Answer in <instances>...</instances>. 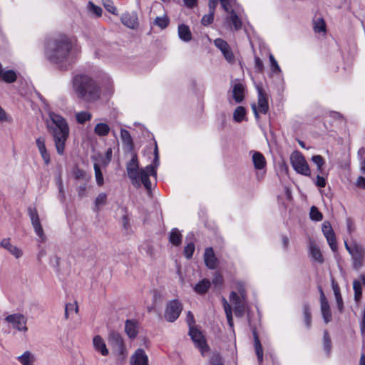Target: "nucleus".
<instances>
[{
  "instance_id": "nucleus-11",
  "label": "nucleus",
  "mask_w": 365,
  "mask_h": 365,
  "mask_svg": "<svg viewBox=\"0 0 365 365\" xmlns=\"http://www.w3.org/2000/svg\"><path fill=\"white\" fill-rule=\"evenodd\" d=\"M353 259V266L355 269H359L362 266V262L365 258V250L356 242H354V248L350 251Z\"/></svg>"
},
{
  "instance_id": "nucleus-1",
  "label": "nucleus",
  "mask_w": 365,
  "mask_h": 365,
  "mask_svg": "<svg viewBox=\"0 0 365 365\" xmlns=\"http://www.w3.org/2000/svg\"><path fill=\"white\" fill-rule=\"evenodd\" d=\"M80 52V48L71 38L62 35L49 40L46 46L48 60L62 69H66Z\"/></svg>"
},
{
  "instance_id": "nucleus-38",
  "label": "nucleus",
  "mask_w": 365,
  "mask_h": 365,
  "mask_svg": "<svg viewBox=\"0 0 365 365\" xmlns=\"http://www.w3.org/2000/svg\"><path fill=\"white\" fill-rule=\"evenodd\" d=\"M230 300L234 304V307L236 305H240V304L246 303V297L242 298L241 296H239L236 292H231L230 295Z\"/></svg>"
},
{
  "instance_id": "nucleus-62",
  "label": "nucleus",
  "mask_w": 365,
  "mask_h": 365,
  "mask_svg": "<svg viewBox=\"0 0 365 365\" xmlns=\"http://www.w3.org/2000/svg\"><path fill=\"white\" fill-rule=\"evenodd\" d=\"M212 365H224L221 357L219 355H214L210 359Z\"/></svg>"
},
{
  "instance_id": "nucleus-37",
  "label": "nucleus",
  "mask_w": 365,
  "mask_h": 365,
  "mask_svg": "<svg viewBox=\"0 0 365 365\" xmlns=\"http://www.w3.org/2000/svg\"><path fill=\"white\" fill-rule=\"evenodd\" d=\"M246 115V110L242 106H238L233 113V118L237 122L240 123L243 120Z\"/></svg>"
},
{
  "instance_id": "nucleus-12",
  "label": "nucleus",
  "mask_w": 365,
  "mask_h": 365,
  "mask_svg": "<svg viewBox=\"0 0 365 365\" xmlns=\"http://www.w3.org/2000/svg\"><path fill=\"white\" fill-rule=\"evenodd\" d=\"M322 232L325 236L327 242L332 251L337 250V244L336 242V237L331 224L328 221H324L322 224Z\"/></svg>"
},
{
  "instance_id": "nucleus-48",
  "label": "nucleus",
  "mask_w": 365,
  "mask_h": 365,
  "mask_svg": "<svg viewBox=\"0 0 365 365\" xmlns=\"http://www.w3.org/2000/svg\"><path fill=\"white\" fill-rule=\"evenodd\" d=\"M314 29L315 32L320 33L326 31L325 22L322 19H318L314 22Z\"/></svg>"
},
{
  "instance_id": "nucleus-7",
  "label": "nucleus",
  "mask_w": 365,
  "mask_h": 365,
  "mask_svg": "<svg viewBox=\"0 0 365 365\" xmlns=\"http://www.w3.org/2000/svg\"><path fill=\"white\" fill-rule=\"evenodd\" d=\"M4 320L19 331L26 332L28 330L26 327L27 319L22 314H9L5 317Z\"/></svg>"
},
{
  "instance_id": "nucleus-2",
  "label": "nucleus",
  "mask_w": 365,
  "mask_h": 365,
  "mask_svg": "<svg viewBox=\"0 0 365 365\" xmlns=\"http://www.w3.org/2000/svg\"><path fill=\"white\" fill-rule=\"evenodd\" d=\"M48 117L46 126L53 138L58 154L61 155L64 153L66 141L69 136V126L66 120L56 113L50 112Z\"/></svg>"
},
{
  "instance_id": "nucleus-22",
  "label": "nucleus",
  "mask_w": 365,
  "mask_h": 365,
  "mask_svg": "<svg viewBox=\"0 0 365 365\" xmlns=\"http://www.w3.org/2000/svg\"><path fill=\"white\" fill-rule=\"evenodd\" d=\"M245 86L240 82H235L232 86V96L236 103H240L244 99Z\"/></svg>"
},
{
  "instance_id": "nucleus-30",
  "label": "nucleus",
  "mask_w": 365,
  "mask_h": 365,
  "mask_svg": "<svg viewBox=\"0 0 365 365\" xmlns=\"http://www.w3.org/2000/svg\"><path fill=\"white\" fill-rule=\"evenodd\" d=\"M210 287V282L207 279L200 281L194 287L195 292L203 294L207 292Z\"/></svg>"
},
{
  "instance_id": "nucleus-45",
  "label": "nucleus",
  "mask_w": 365,
  "mask_h": 365,
  "mask_svg": "<svg viewBox=\"0 0 365 365\" xmlns=\"http://www.w3.org/2000/svg\"><path fill=\"white\" fill-rule=\"evenodd\" d=\"M358 156L359 158L360 170L365 174V148H361L358 150Z\"/></svg>"
},
{
  "instance_id": "nucleus-61",
  "label": "nucleus",
  "mask_w": 365,
  "mask_h": 365,
  "mask_svg": "<svg viewBox=\"0 0 365 365\" xmlns=\"http://www.w3.org/2000/svg\"><path fill=\"white\" fill-rule=\"evenodd\" d=\"M315 184L319 187H324L326 186V180L324 177L318 175L316 178Z\"/></svg>"
},
{
  "instance_id": "nucleus-28",
  "label": "nucleus",
  "mask_w": 365,
  "mask_h": 365,
  "mask_svg": "<svg viewBox=\"0 0 365 365\" xmlns=\"http://www.w3.org/2000/svg\"><path fill=\"white\" fill-rule=\"evenodd\" d=\"M122 23L128 28L133 29L137 24V17L135 14H125L121 17Z\"/></svg>"
},
{
  "instance_id": "nucleus-15",
  "label": "nucleus",
  "mask_w": 365,
  "mask_h": 365,
  "mask_svg": "<svg viewBox=\"0 0 365 365\" xmlns=\"http://www.w3.org/2000/svg\"><path fill=\"white\" fill-rule=\"evenodd\" d=\"M130 365H149L148 357L145 351L142 349H138L131 356Z\"/></svg>"
},
{
  "instance_id": "nucleus-26",
  "label": "nucleus",
  "mask_w": 365,
  "mask_h": 365,
  "mask_svg": "<svg viewBox=\"0 0 365 365\" xmlns=\"http://www.w3.org/2000/svg\"><path fill=\"white\" fill-rule=\"evenodd\" d=\"M226 22L231 24L235 31L242 28V21L234 10L230 11V14L226 18Z\"/></svg>"
},
{
  "instance_id": "nucleus-56",
  "label": "nucleus",
  "mask_w": 365,
  "mask_h": 365,
  "mask_svg": "<svg viewBox=\"0 0 365 365\" xmlns=\"http://www.w3.org/2000/svg\"><path fill=\"white\" fill-rule=\"evenodd\" d=\"M74 309L75 312H77L78 310V306L73 304H66L65 307V318L67 319H68V313L70 310H73Z\"/></svg>"
},
{
  "instance_id": "nucleus-35",
  "label": "nucleus",
  "mask_w": 365,
  "mask_h": 365,
  "mask_svg": "<svg viewBox=\"0 0 365 365\" xmlns=\"http://www.w3.org/2000/svg\"><path fill=\"white\" fill-rule=\"evenodd\" d=\"M222 304L223 308L225 309V312L226 314V317L227 319V322L231 328L233 327V320H232V309L231 307L227 302V301L225 299V298H222Z\"/></svg>"
},
{
  "instance_id": "nucleus-19",
  "label": "nucleus",
  "mask_w": 365,
  "mask_h": 365,
  "mask_svg": "<svg viewBox=\"0 0 365 365\" xmlns=\"http://www.w3.org/2000/svg\"><path fill=\"white\" fill-rule=\"evenodd\" d=\"M250 154L255 168L258 170L264 169L267 164L264 155L258 151H250Z\"/></svg>"
},
{
  "instance_id": "nucleus-10",
  "label": "nucleus",
  "mask_w": 365,
  "mask_h": 365,
  "mask_svg": "<svg viewBox=\"0 0 365 365\" xmlns=\"http://www.w3.org/2000/svg\"><path fill=\"white\" fill-rule=\"evenodd\" d=\"M189 335L190 336L195 346L200 349L202 354H204L207 351L208 346L201 331H200L195 327H191L189 331Z\"/></svg>"
},
{
  "instance_id": "nucleus-24",
  "label": "nucleus",
  "mask_w": 365,
  "mask_h": 365,
  "mask_svg": "<svg viewBox=\"0 0 365 365\" xmlns=\"http://www.w3.org/2000/svg\"><path fill=\"white\" fill-rule=\"evenodd\" d=\"M125 331L130 338H135L138 333V323L134 320H126L125 324Z\"/></svg>"
},
{
  "instance_id": "nucleus-32",
  "label": "nucleus",
  "mask_w": 365,
  "mask_h": 365,
  "mask_svg": "<svg viewBox=\"0 0 365 365\" xmlns=\"http://www.w3.org/2000/svg\"><path fill=\"white\" fill-rule=\"evenodd\" d=\"M17 359L22 365H34L35 359L30 351H26L22 355L18 356Z\"/></svg>"
},
{
  "instance_id": "nucleus-54",
  "label": "nucleus",
  "mask_w": 365,
  "mask_h": 365,
  "mask_svg": "<svg viewBox=\"0 0 365 365\" xmlns=\"http://www.w3.org/2000/svg\"><path fill=\"white\" fill-rule=\"evenodd\" d=\"M235 288L238 291L240 295L245 298L246 297V290L244 287V284L240 282H235Z\"/></svg>"
},
{
  "instance_id": "nucleus-51",
  "label": "nucleus",
  "mask_w": 365,
  "mask_h": 365,
  "mask_svg": "<svg viewBox=\"0 0 365 365\" xmlns=\"http://www.w3.org/2000/svg\"><path fill=\"white\" fill-rule=\"evenodd\" d=\"M214 13L209 11L208 14L203 16L201 20L202 24L204 26H208L212 24L214 20Z\"/></svg>"
},
{
  "instance_id": "nucleus-63",
  "label": "nucleus",
  "mask_w": 365,
  "mask_h": 365,
  "mask_svg": "<svg viewBox=\"0 0 365 365\" xmlns=\"http://www.w3.org/2000/svg\"><path fill=\"white\" fill-rule=\"evenodd\" d=\"M255 62L256 69L259 72H262L263 71L264 65L260 58L259 57H255Z\"/></svg>"
},
{
  "instance_id": "nucleus-18",
  "label": "nucleus",
  "mask_w": 365,
  "mask_h": 365,
  "mask_svg": "<svg viewBox=\"0 0 365 365\" xmlns=\"http://www.w3.org/2000/svg\"><path fill=\"white\" fill-rule=\"evenodd\" d=\"M45 138L43 136H40L36 138V144L38 149V151L41 155L42 159L43 160L46 165H48L50 163V155L47 152L46 145H45Z\"/></svg>"
},
{
  "instance_id": "nucleus-49",
  "label": "nucleus",
  "mask_w": 365,
  "mask_h": 365,
  "mask_svg": "<svg viewBox=\"0 0 365 365\" xmlns=\"http://www.w3.org/2000/svg\"><path fill=\"white\" fill-rule=\"evenodd\" d=\"M103 4L108 12L117 14V9L111 0H103Z\"/></svg>"
},
{
  "instance_id": "nucleus-40",
  "label": "nucleus",
  "mask_w": 365,
  "mask_h": 365,
  "mask_svg": "<svg viewBox=\"0 0 365 365\" xmlns=\"http://www.w3.org/2000/svg\"><path fill=\"white\" fill-rule=\"evenodd\" d=\"M120 138L124 144L128 146L133 145V139L130 133L125 129L120 130Z\"/></svg>"
},
{
  "instance_id": "nucleus-44",
  "label": "nucleus",
  "mask_w": 365,
  "mask_h": 365,
  "mask_svg": "<svg viewBox=\"0 0 365 365\" xmlns=\"http://www.w3.org/2000/svg\"><path fill=\"white\" fill-rule=\"evenodd\" d=\"M323 342H324V349L325 351L327 352V355H329L331 351V340L329 336V334L327 331H324V336H323Z\"/></svg>"
},
{
  "instance_id": "nucleus-58",
  "label": "nucleus",
  "mask_w": 365,
  "mask_h": 365,
  "mask_svg": "<svg viewBox=\"0 0 365 365\" xmlns=\"http://www.w3.org/2000/svg\"><path fill=\"white\" fill-rule=\"evenodd\" d=\"M91 10L97 16H101L102 15V9L93 4L92 2H89Z\"/></svg>"
},
{
  "instance_id": "nucleus-13",
  "label": "nucleus",
  "mask_w": 365,
  "mask_h": 365,
  "mask_svg": "<svg viewBox=\"0 0 365 365\" xmlns=\"http://www.w3.org/2000/svg\"><path fill=\"white\" fill-rule=\"evenodd\" d=\"M214 44L222 53L225 58L229 63H233L235 61L234 54L227 41L218 38L214 41Z\"/></svg>"
},
{
  "instance_id": "nucleus-25",
  "label": "nucleus",
  "mask_w": 365,
  "mask_h": 365,
  "mask_svg": "<svg viewBox=\"0 0 365 365\" xmlns=\"http://www.w3.org/2000/svg\"><path fill=\"white\" fill-rule=\"evenodd\" d=\"M0 78L6 83H11L16 81L17 75L14 70H4L0 63Z\"/></svg>"
},
{
  "instance_id": "nucleus-42",
  "label": "nucleus",
  "mask_w": 365,
  "mask_h": 365,
  "mask_svg": "<svg viewBox=\"0 0 365 365\" xmlns=\"http://www.w3.org/2000/svg\"><path fill=\"white\" fill-rule=\"evenodd\" d=\"M107 200V195L105 192H101L98 195L95 200L96 211L99 210V207L106 204Z\"/></svg>"
},
{
  "instance_id": "nucleus-27",
  "label": "nucleus",
  "mask_w": 365,
  "mask_h": 365,
  "mask_svg": "<svg viewBox=\"0 0 365 365\" xmlns=\"http://www.w3.org/2000/svg\"><path fill=\"white\" fill-rule=\"evenodd\" d=\"M178 35L181 40L188 42L192 38V34L189 27L185 24L178 26Z\"/></svg>"
},
{
  "instance_id": "nucleus-17",
  "label": "nucleus",
  "mask_w": 365,
  "mask_h": 365,
  "mask_svg": "<svg viewBox=\"0 0 365 365\" xmlns=\"http://www.w3.org/2000/svg\"><path fill=\"white\" fill-rule=\"evenodd\" d=\"M365 286V275L361 274L359 279L353 282V289L354 291V301L356 303L360 302L362 297V288Z\"/></svg>"
},
{
  "instance_id": "nucleus-41",
  "label": "nucleus",
  "mask_w": 365,
  "mask_h": 365,
  "mask_svg": "<svg viewBox=\"0 0 365 365\" xmlns=\"http://www.w3.org/2000/svg\"><path fill=\"white\" fill-rule=\"evenodd\" d=\"M94 171H95V178L96 180V183L99 186H102L104 183V179L103 176V173L101 170V168L98 164H94Z\"/></svg>"
},
{
  "instance_id": "nucleus-9",
  "label": "nucleus",
  "mask_w": 365,
  "mask_h": 365,
  "mask_svg": "<svg viewBox=\"0 0 365 365\" xmlns=\"http://www.w3.org/2000/svg\"><path fill=\"white\" fill-rule=\"evenodd\" d=\"M28 213L36 234L40 238L41 241L43 242L46 237L44 235L36 209L35 207H29L28 208Z\"/></svg>"
},
{
  "instance_id": "nucleus-36",
  "label": "nucleus",
  "mask_w": 365,
  "mask_h": 365,
  "mask_svg": "<svg viewBox=\"0 0 365 365\" xmlns=\"http://www.w3.org/2000/svg\"><path fill=\"white\" fill-rule=\"evenodd\" d=\"M91 113L87 111H81L76 113V119L79 124H84L86 122L91 120Z\"/></svg>"
},
{
  "instance_id": "nucleus-34",
  "label": "nucleus",
  "mask_w": 365,
  "mask_h": 365,
  "mask_svg": "<svg viewBox=\"0 0 365 365\" xmlns=\"http://www.w3.org/2000/svg\"><path fill=\"white\" fill-rule=\"evenodd\" d=\"M254 338H255V352L259 361V363L261 364L263 361V349L262 344L260 343L259 339L256 334V332H254Z\"/></svg>"
},
{
  "instance_id": "nucleus-21",
  "label": "nucleus",
  "mask_w": 365,
  "mask_h": 365,
  "mask_svg": "<svg viewBox=\"0 0 365 365\" xmlns=\"http://www.w3.org/2000/svg\"><path fill=\"white\" fill-rule=\"evenodd\" d=\"M93 344L94 349L96 351L101 354L103 356H108L109 354V351L106 347V344L103 340V339L99 336L96 335L93 339Z\"/></svg>"
},
{
  "instance_id": "nucleus-8",
  "label": "nucleus",
  "mask_w": 365,
  "mask_h": 365,
  "mask_svg": "<svg viewBox=\"0 0 365 365\" xmlns=\"http://www.w3.org/2000/svg\"><path fill=\"white\" fill-rule=\"evenodd\" d=\"M182 309V307L178 300L174 299L170 301L166 307L165 311V318L168 322H173L180 316Z\"/></svg>"
},
{
  "instance_id": "nucleus-29",
  "label": "nucleus",
  "mask_w": 365,
  "mask_h": 365,
  "mask_svg": "<svg viewBox=\"0 0 365 365\" xmlns=\"http://www.w3.org/2000/svg\"><path fill=\"white\" fill-rule=\"evenodd\" d=\"M310 255L314 260L322 264L324 258L319 248L314 243H311L309 246Z\"/></svg>"
},
{
  "instance_id": "nucleus-4",
  "label": "nucleus",
  "mask_w": 365,
  "mask_h": 365,
  "mask_svg": "<svg viewBox=\"0 0 365 365\" xmlns=\"http://www.w3.org/2000/svg\"><path fill=\"white\" fill-rule=\"evenodd\" d=\"M126 170L128 178L135 187H140L143 185L147 190L150 191L151 190L152 183L150 177L155 179L157 177V170L155 167L150 165L146 166L145 169L139 170L137 157L133 155L126 165Z\"/></svg>"
},
{
  "instance_id": "nucleus-3",
  "label": "nucleus",
  "mask_w": 365,
  "mask_h": 365,
  "mask_svg": "<svg viewBox=\"0 0 365 365\" xmlns=\"http://www.w3.org/2000/svg\"><path fill=\"white\" fill-rule=\"evenodd\" d=\"M73 90L77 97L86 102H95L101 96V88L91 77L76 75L72 81Z\"/></svg>"
},
{
  "instance_id": "nucleus-31",
  "label": "nucleus",
  "mask_w": 365,
  "mask_h": 365,
  "mask_svg": "<svg viewBox=\"0 0 365 365\" xmlns=\"http://www.w3.org/2000/svg\"><path fill=\"white\" fill-rule=\"evenodd\" d=\"M110 127L108 124L104 123H97L94 128V133L98 136H106L110 132Z\"/></svg>"
},
{
  "instance_id": "nucleus-39",
  "label": "nucleus",
  "mask_w": 365,
  "mask_h": 365,
  "mask_svg": "<svg viewBox=\"0 0 365 365\" xmlns=\"http://www.w3.org/2000/svg\"><path fill=\"white\" fill-rule=\"evenodd\" d=\"M312 160L317 165L318 173H322L323 166L325 164L324 158L321 155H317L312 156Z\"/></svg>"
},
{
  "instance_id": "nucleus-64",
  "label": "nucleus",
  "mask_w": 365,
  "mask_h": 365,
  "mask_svg": "<svg viewBox=\"0 0 365 365\" xmlns=\"http://www.w3.org/2000/svg\"><path fill=\"white\" fill-rule=\"evenodd\" d=\"M356 185L358 187L365 190V178L363 176H359L356 180Z\"/></svg>"
},
{
  "instance_id": "nucleus-57",
  "label": "nucleus",
  "mask_w": 365,
  "mask_h": 365,
  "mask_svg": "<svg viewBox=\"0 0 365 365\" xmlns=\"http://www.w3.org/2000/svg\"><path fill=\"white\" fill-rule=\"evenodd\" d=\"M74 176L76 179L81 180H86L87 179V175L86 173L81 169H76L74 172Z\"/></svg>"
},
{
  "instance_id": "nucleus-46",
  "label": "nucleus",
  "mask_w": 365,
  "mask_h": 365,
  "mask_svg": "<svg viewBox=\"0 0 365 365\" xmlns=\"http://www.w3.org/2000/svg\"><path fill=\"white\" fill-rule=\"evenodd\" d=\"M56 184H57V186L58 188V192H59L58 197L61 202H63L65 200L66 197H65V193H64V190H63V185L62 178L61 176H58V178H56Z\"/></svg>"
},
{
  "instance_id": "nucleus-47",
  "label": "nucleus",
  "mask_w": 365,
  "mask_h": 365,
  "mask_svg": "<svg viewBox=\"0 0 365 365\" xmlns=\"http://www.w3.org/2000/svg\"><path fill=\"white\" fill-rule=\"evenodd\" d=\"M303 312L306 324L308 327H309L312 323V314L309 311V307L307 304H304Z\"/></svg>"
},
{
  "instance_id": "nucleus-59",
  "label": "nucleus",
  "mask_w": 365,
  "mask_h": 365,
  "mask_svg": "<svg viewBox=\"0 0 365 365\" xmlns=\"http://www.w3.org/2000/svg\"><path fill=\"white\" fill-rule=\"evenodd\" d=\"M186 322H187L190 329H191V327H194V324H195L194 316L190 311H188L187 312Z\"/></svg>"
},
{
  "instance_id": "nucleus-14",
  "label": "nucleus",
  "mask_w": 365,
  "mask_h": 365,
  "mask_svg": "<svg viewBox=\"0 0 365 365\" xmlns=\"http://www.w3.org/2000/svg\"><path fill=\"white\" fill-rule=\"evenodd\" d=\"M320 292V308L322 314L323 319L326 324L330 322L332 319L331 312L330 306L327 299L325 297L324 292L321 287H319Z\"/></svg>"
},
{
  "instance_id": "nucleus-50",
  "label": "nucleus",
  "mask_w": 365,
  "mask_h": 365,
  "mask_svg": "<svg viewBox=\"0 0 365 365\" xmlns=\"http://www.w3.org/2000/svg\"><path fill=\"white\" fill-rule=\"evenodd\" d=\"M195 251V245L192 242L188 243L184 248V255L187 259H190L192 257Z\"/></svg>"
},
{
  "instance_id": "nucleus-5",
  "label": "nucleus",
  "mask_w": 365,
  "mask_h": 365,
  "mask_svg": "<svg viewBox=\"0 0 365 365\" xmlns=\"http://www.w3.org/2000/svg\"><path fill=\"white\" fill-rule=\"evenodd\" d=\"M108 342L118 355V359L124 361L127 356V351L121 335L116 331H110L108 335Z\"/></svg>"
},
{
  "instance_id": "nucleus-23",
  "label": "nucleus",
  "mask_w": 365,
  "mask_h": 365,
  "mask_svg": "<svg viewBox=\"0 0 365 365\" xmlns=\"http://www.w3.org/2000/svg\"><path fill=\"white\" fill-rule=\"evenodd\" d=\"M1 246L4 249L7 250L12 255H14L16 258H20L23 252L21 250L17 247L15 245H13L10 243V239L5 238L3 239L1 242Z\"/></svg>"
},
{
  "instance_id": "nucleus-55",
  "label": "nucleus",
  "mask_w": 365,
  "mask_h": 365,
  "mask_svg": "<svg viewBox=\"0 0 365 365\" xmlns=\"http://www.w3.org/2000/svg\"><path fill=\"white\" fill-rule=\"evenodd\" d=\"M212 283L215 287L221 286L223 283L222 276L220 273L215 272L212 279Z\"/></svg>"
},
{
  "instance_id": "nucleus-16",
  "label": "nucleus",
  "mask_w": 365,
  "mask_h": 365,
  "mask_svg": "<svg viewBox=\"0 0 365 365\" xmlns=\"http://www.w3.org/2000/svg\"><path fill=\"white\" fill-rule=\"evenodd\" d=\"M204 261L205 265L210 269H215L218 264V260L215 257L212 247H207L205 250Z\"/></svg>"
},
{
  "instance_id": "nucleus-20",
  "label": "nucleus",
  "mask_w": 365,
  "mask_h": 365,
  "mask_svg": "<svg viewBox=\"0 0 365 365\" xmlns=\"http://www.w3.org/2000/svg\"><path fill=\"white\" fill-rule=\"evenodd\" d=\"M258 91V108L259 112L262 113H267L269 109L268 101L266 96V93L263 89L260 87H257Z\"/></svg>"
},
{
  "instance_id": "nucleus-33",
  "label": "nucleus",
  "mask_w": 365,
  "mask_h": 365,
  "mask_svg": "<svg viewBox=\"0 0 365 365\" xmlns=\"http://www.w3.org/2000/svg\"><path fill=\"white\" fill-rule=\"evenodd\" d=\"M169 241L175 246H178L182 242V235L177 228H173L169 236Z\"/></svg>"
},
{
  "instance_id": "nucleus-43",
  "label": "nucleus",
  "mask_w": 365,
  "mask_h": 365,
  "mask_svg": "<svg viewBox=\"0 0 365 365\" xmlns=\"http://www.w3.org/2000/svg\"><path fill=\"white\" fill-rule=\"evenodd\" d=\"M309 215L310 218L315 221H321L323 218L322 212L315 206L311 207Z\"/></svg>"
},
{
  "instance_id": "nucleus-52",
  "label": "nucleus",
  "mask_w": 365,
  "mask_h": 365,
  "mask_svg": "<svg viewBox=\"0 0 365 365\" xmlns=\"http://www.w3.org/2000/svg\"><path fill=\"white\" fill-rule=\"evenodd\" d=\"M245 310V304H240L234 307V312L236 317H242Z\"/></svg>"
},
{
  "instance_id": "nucleus-6",
  "label": "nucleus",
  "mask_w": 365,
  "mask_h": 365,
  "mask_svg": "<svg viewBox=\"0 0 365 365\" xmlns=\"http://www.w3.org/2000/svg\"><path fill=\"white\" fill-rule=\"evenodd\" d=\"M290 160L294 170L297 173L309 177L311 175L309 166L304 157L300 153H293Z\"/></svg>"
},
{
  "instance_id": "nucleus-60",
  "label": "nucleus",
  "mask_w": 365,
  "mask_h": 365,
  "mask_svg": "<svg viewBox=\"0 0 365 365\" xmlns=\"http://www.w3.org/2000/svg\"><path fill=\"white\" fill-rule=\"evenodd\" d=\"M269 60L271 62L272 71L274 72H279L280 68H279L277 61L274 59V56L272 54L269 55Z\"/></svg>"
},
{
  "instance_id": "nucleus-53",
  "label": "nucleus",
  "mask_w": 365,
  "mask_h": 365,
  "mask_svg": "<svg viewBox=\"0 0 365 365\" xmlns=\"http://www.w3.org/2000/svg\"><path fill=\"white\" fill-rule=\"evenodd\" d=\"M141 250L145 251V252L152 257L154 254V249L149 242H145L141 245Z\"/></svg>"
}]
</instances>
